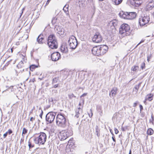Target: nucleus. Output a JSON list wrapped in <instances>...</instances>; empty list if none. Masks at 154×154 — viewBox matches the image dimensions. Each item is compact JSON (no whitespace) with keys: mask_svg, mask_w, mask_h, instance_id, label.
Segmentation results:
<instances>
[{"mask_svg":"<svg viewBox=\"0 0 154 154\" xmlns=\"http://www.w3.org/2000/svg\"><path fill=\"white\" fill-rule=\"evenodd\" d=\"M47 44L49 47L51 49H56L58 47V44L55 35L54 34L50 35L48 38Z\"/></svg>","mask_w":154,"mask_h":154,"instance_id":"1","label":"nucleus"},{"mask_svg":"<svg viewBox=\"0 0 154 154\" xmlns=\"http://www.w3.org/2000/svg\"><path fill=\"white\" fill-rule=\"evenodd\" d=\"M119 15L122 18L132 20L136 17V14L135 12H127L121 11L119 13Z\"/></svg>","mask_w":154,"mask_h":154,"instance_id":"2","label":"nucleus"},{"mask_svg":"<svg viewBox=\"0 0 154 154\" xmlns=\"http://www.w3.org/2000/svg\"><path fill=\"white\" fill-rule=\"evenodd\" d=\"M47 136L44 132H40L39 136L35 137L34 140V143L40 145H44L46 141Z\"/></svg>","mask_w":154,"mask_h":154,"instance_id":"3","label":"nucleus"},{"mask_svg":"<svg viewBox=\"0 0 154 154\" xmlns=\"http://www.w3.org/2000/svg\"><path fill=\"white\" fill-rule=\"evenodd\" d=\"M72 134V131L71 128H68L66 131H62L60 132L58 134V137L61 140H63Z\"/></svg>","mask_w":154,"mask_h":154,"instance_id":"4","label":"nucleus"},{"mask_svg":"<svg viewBox=\"0 0 154 154\" xmlns=\"http://www.w3.org/2000/svg\"><path fill=\"white\" fill-rule=\"evenodd\" d=\"M64 116L63 114L60 113L56 117V124L59 127L64 128L66 125V119Z\"/></svg>","mask_w":154,"mask_h":154,"instance_id":"5","label":"nucleus"},{"mask_svg":"<svg viewBox=\"0 0 154 154\" xmlns=\"http://www.w3.org/2000/svg\"><path fill=\"white\" fill-rule=\"evenodd\" d=\"M130 30L129 26L127 24L124 23L121 26L119 29V32L121 34L128 35L130 34Z\"/></svg>","mask_w":154,"mask_h":154,"instance_id":"6","label":"nucleus"},{"mask_svg":"<svg viewBox=\"0 0 154 154\" xmlns=\"http://www.w3.org/2000/svg\"><path fill=\"white\" fill-rule=\"evenodd\" d=\"M57 112H48L45 116V120L47 124H51L54 121Z\"/></svg>","mask_w":154,"mask_h":154,"instance_id":"7","label":"nucleus"},{"mask_svg":"<svg viewBox=\"0 0 154 154\" xmlns=\"http://www.w3.org/2000/svg\"><path fill=\"white\" fill-rule=\"evenodd\" d=\"M150 18L149 15L145 14L139 18V23L140 26H143L148 23L150 21Z\"/></svg>","mask_w":154,"mask_h":154,"instance_id":"8","label":"nucleus"},{"mask_svg":"<svg viewBox=\"0 0 154 154\" xmlns=\"http://www.w3.org/2000/svg\"><path fill=\"white\" fill-rule=\"evenodd\" d=\"M69 44L70 48L72 49H75L77 45V41L75 36L73 35L71 36L68 41Z\"/></svg>","mask_w":154,"mask_h":154,"instance_id":"9","label":"nucleus"},{"mask_svg":"<svg viewBox=\"0 0 154 154\" xmlns=\"http://www.w3.org/2000/svg\"><path fill=\"white\" fill-rule=\"evenodd\" d=\"M92 52L93 55L96 56H99L102 55L99 46L94 47L92 50Z\"/></svg>","mask_w":154,"mask_h":154,"instance_id":"10","label":"nucleus"},{"mask_svg":"<svg viewBox=\"0 0 154 154\" xmlns=\"http://www.w3.org/2000/svg\"><path fill=\"white\" fill-rule=\"evenodd\" d=\"M102 37L100 34L99 33H97L93 36L92 41L96 43H100L102 41Z\"/></svg>","mask_w":154,"mask_h":154,"instance_id":"11","label":"nucleus"},{"mask_svg":"<svg viewBox=\"0 0 154 154\" xmlns=\"http://www.w3.org/2000/svg\"><path fill=\"white\" fill-rule=\"evenodd\" d=\"M60 57V54L58 52H54L51 55V59L53 61H56L59 60Z\"/></svg>","mask_w":154,"mask_h":154,"instance_id":"12","label":"nucleus"},{"mask_svg":"<svg viewBox=\"0 0 154 154\" xmlns=\"http://www.w3.org/2000/svg\"><path fill=\"white\" fill-rule=\"evenodd\" d=\"M127 3L134 6H138L141 5L142 2L141 0H128Z\"/></svg>","mask_w":154,"mask_h":154,"instance_id":"13","label":"nucleus"},{"mask_svg":"<svg viewBox=\"0 0 154 154\" xmlns=\"http://www.w3.org/2000/svg\"><path fill=\"white\" fill-rule=\"evenodd\" d=\"M154 7V1H151L147 2L145 9L146 11H149L152 9Z\"/></svg>","mask_w":154,"mask_h":154,"instance_id":"14","label":"nucleus"},{"mask_svg":"<svg viewBox=\"0 0 154 154\" xmlns=\"http://www.w3.org/2000/svg\"><path fill=\"white\" fill-rule=\"evenodd\" d=\"M60 82V81L59 77H55L53 79L52 82V85H53V87L54 88L58 87Z\"/></svg>","mask_w":154,"mask_h":154,"instance_id":"15","label":"nucleus"},{"mask_svg":"<svg viewBox=\"0 0 154 154\" xmlns=\"http://www.w3.org/2000/svg\"><path fill=\"white\" fill-rule=\"evenodd\" d=\"M37 42L39 44H43L45 42L44 36L43 34H40L39 35L36 39Z\"/></svg>","mask_w":154,"mask_h":154,"instance_id":"16","label":"nucleus"},{"mask_svg":"<svg viewBox=\"0 0 154 154\" xmlns=\"http://www.w3.org/2000/svg\"><path fill=\"white\" fill-rule=\"evenodd\" d=\"M26 61L25 60V57L23 56L22 60H21L17 65V67L18 68H21L25 66Z\"/></svg>","mask_w":154,"mask_h":154,"instance_id":"17","label":"nucleus"},{"mask_svg":"<svg viewBox=\"0 0 154 154\" xmlns=\"http://www.w3.org/2000/svg\"><path fill=\"white\" fill-rule=\"evenodd\" d=\"M99 46L102 52L101 54L103 55L107 52L108 47L106 45H101Z\"/></svg>","mask_w":154,"mask_h":154,"instance_id":"18","label":"nucleus"},{"mask_svg":"<svg viewBox=\"0 0 154 154\" xmlns=\"http://www.w3.org/2000/svg\"><path fill=\"white\" fill-rule=\"evenodd\" d=\"M118 23V21L116 20H114L110 21L109 24L111 28L113 29L116 28L115 27L117 25Z\"/></svg>","mask_w":154,"mask_h":154,"instance_id":"19","label":"nucleus"},{"mask_svg":"<svg viewBox=\"0 0 154 154\" xmlns=\"http://www.w3.org/2000/svg\"><path fill=\"white\" fill-rule=\"evenodd\" d=\"M60 49L61 51L63 53H66L68 52V48L67 45L65 44L61 45Z\"/></svg>","mask_w":154,"mask_h":154,"instance_id":"20","label":"nucleus"},{"mask_svg":"<svg viewBox=\"0 0 154 154\" xmlns=\"http://www.w3.org/2000/svg\"><path fill=\"white\" fill-rule=\"evenodd\" d=\"M117 88L116 87L112 88L109 93V96L111 97H113L115 96L117 93Z\"/></svg>","mask_w":154,"mask_h":154,"instance_id":"21","label":"nucleus"},{"mask_svg":"<svg viewBox=\"0 0 154 154\" xmlns=\"http://www.w3.org/2000/svg\"><path fill=\"white\" fill-rule=\"evenodd\" d=\"M57 33L61 35H64V29L62 28L61 27L58 26L57 27Z\"/></svg>","mask_w":154,"mask_h":154,"instance_id":"22","label":"nucleus"},{"mask_svg":"<svg viewBox=\"0 0 154 154\" xmlns=\"http://www.w3.org/2000/svg\"><path fill=\"white\" fill-rule=\"evenodd\" d=\"M68 7L69 5L66 4L65 5L63 8V11L65 13L67 16H69V12L68 11Z\"/></svg>","mask_w":154,"mask_h":154,"instance_id":"23","label":"nucleus"},{"mask_svg":"<svg viewBox=\"0 0 154 154\" xmlns=\"http://www.w3.org/2000/svg\"><path fill=\"white\" fill-rule=\"evenodd\" d=\"M52 23L53 25H55V28H57V23L58 22V21L57 20V17H54L53 18L52 20Z\"/></svg>","mask_w":154,"mask_h":154,"instance_id":"24","label":"nucleus"},{"mask_svg":"<svg viewBox=\"0 0 154 154\" xmlns=\"http://www.w3.org/2000/svg\"><path fill=\"white\" fill-rule=\"evenodd\" d=\"M141 83H140L138 85H135L134 88L133 89V91L137 93L138 91V89L140 87Z\"/></svg>","mask_w":154,"mask_h":154,"instance_id":"25","label":"nucleus"},{"mask_svg":"<svg viewBox=\"0 0 154 154\" xmlns=\"http://www.w3.org/2000/svg\"><path fill=\"white\" fill-rule=\"evenodd\" d=\"M75 111L76 112V115L75 116L78 118L79 117L80 114L82 113V109L80 107H79Z\"/></svg>","mask_w":154,"mask_h":154,"instance_id":"26","label":"nucleus"},{"mask_svg":"<svg viewBox=\"0 0 154 154\" xmlns=\"http://www.w3.org/2000/svg\"><path fill=\"white\" fill-rule=\"evenodd\" d=\"M37 67H38V66L37 65L34 64H32L29 66V70L32 71H33Z\"/></svg>","mask_w":154,"mask_h":154,"instance_id":"27","label":"nucleus"},{"mask_svg":"<svg viewBox=\"0 0 154 154\" xmlns=\"http://www.w3.org/2000/svg\"><path fill=\"white\" fill-rule=\"evenodd\" d=\"M153 95L152 94H148L146 96V100H149V101H151L153 99Z\"/></svg>","mask_w":154,"mask_h":154,"instance_id":"28","label":"nucleus"},{"mask_svg":"<svg viewBox=\"0 0 154 154\" xmlns=\"http://www.w3.org/2000/svg\"><path fill=\"white\" fill-rule=\"evenodd\" d=\"M90 5L91 6V11L93 14H94L96 10V7L95 6L94 4H91Z\"/></svg>","mask_w":154,"mask_h":154,"instance_id":"29","label":"nucleus"},{"mask_svg":"<svg viewBox=\"0 0 154 154\" xmlns=\"http://www.w3.org/2000/svg\"><path fill=\"white\" fill-rule=\"evenodd\" d=\"M153 130L151 128H149L148 129L147 131V134L148 135H151L153 133Z\"/></svg>","mask_w":154,"mask_h":154,"instance_id":"30","label":"nucleus"},{"mask_svg":"<svg viewBox=\"0 0 154 154\" xmlns=\"http://www.w3.org/2000/svg\"><path fill=\"white\" fill-rule=\"evenodd\" d=\"M112 2L116 5H119L121 4L123 0H112Z\"/></svg>","mask_w":154,"mask_h":154,"instance_id":"31","label":"nucleus"},{"mask_svg":"<svg viewBox=\"0 0 154 154\" xmlns=\"http://www.w3.org/2000/svg\"><path fill=\"white\" fill-rule=\"evenodd\" d=\"M96 131H95V134L98 137H99L100 136V130L98 128V127L97 126H96Z\"/></svg>","mask_w":154,"mask_h":154,"instance_id":"32","label":"nucleus"},{"mask_svg":"<svg viewBox=\"0 0 154 154\" xmlns=\"http://www.w3.org/2000/svg\"><path fill=\"white\" fill-rule=\"evenodd\" d=\"M139 67L138 66H134L131 67V69L134 71H135L137 70H138Z\"/></svg>","mask_w":154,"mask_h":154,"instance_id":"33","label":"nucleus"},{"mask_svg":"<svg viewBox=\"0 0 154 154\" xmlns=\"http://www.w3.org/2000/svg\"><path fill=\"white\" fill-rule=\"evenodd\" d=\"M49 102L50 104V105L48 106V107H50L51 105H53L54 104L53 99L52 97L48 99Z\"/></svg>","mask_w":154,"mask_h":154,"instance_id":"34","label":"nucleus"},{"mask_svg":"<svg viewBox=\"0 0 154 154\" xmlns=\"http://www.w3.org/2000/svg\"><path fill=\"white\" fill-rule=\"evenodd\" d=\"M97 110L100 113H102V111L101 109V107L100 106H97Z\"/></svg>","mask_w":154,"mask_h":154,"instance_id":"35","label":"nucleus"},{"mask_svg":"<svg viewBox=\"0 0 154 154\" xmlns=\"http://www.w3.org/2000/svg\"><path fill=\"white\" fill-rule=\"evenodd\" d=\"M151 119H150L149 122L151 123L154 125V117L153 116V114H152L151 115Z\"/></svg>","mask_w":154,"mask_h":154,"instance_id":"36","label":"nucleus"},{"mask_svg":"<svg viewBox=\"0 0 154 154\" xmlns=\"http://www.w3.org/2000/svg\"><path fill=\"white\" fill-rule=\"evenodd\" d=\"M28 131V130L26 129L25 128H23V131L22 133V135L24 137L23 134H25L26 133H27Z\"/></svg>","mask_w":154,"mask_h":154,"instance_id":"37","label":"nucleus"},{"mask_svg":"<svg viewBox=\"0 0 154 154\" xmlns=\"http://www.w3.org/2000/svg\"><path fill=\"white\" fill-rule=\"evenodd\" d=\"M28 146H29V150H30V149L32 148V147H34V145H32L31 143L29 141L28 142Z\"/></svg>","mask_w":154,"mask_h":154,"instance_id":"38","label":"nucleus"},{"mask_svg":"<svg viewBox=\"0 0 154 154\" xmlns=\"http://www.w3.org/2000/svg\"><path fill=\"white\" fill-rule=\"evenodd\" d=\"M119 115V113L118 112H116L115 113L113 116V117H112V118L113 119H117V118L118 117V116Z\"/></svg>","mask_w":154,"mask_h":154,"instance_id":"39","label":"nucleus"},{"mask_svg":"<svg viewBox=\"0 0 154 154\" xmlns=\"http://www.w3.org/2000/svg\"><path fill=\"white\" fill-rule=\"evenodd\" d=\"M141 68L142 69H143L145 68V65L144 62H143L141 64Z\"/></svg>","mask_w":154,"mask_h":154,"instance_id":"40","label":"nucleus"},{"mask_svg":"<svg viewBox=\"0 0 154 154\" xmlns=\"http://www.w3.org/2000/svg\"><path fill=\"white\" fill-rule=\"evenodd\" d=\"M69 98L71 99H72L73 97H75V96H74L73 94H72L68 95Z\"/></svg>","mask_w":154,"mask_h":154,"instance_id":"41","label":"nucleus"},{"mask_svg":"<svg viewBox=\"0 0 154 154\" xmlns=\"http://www.w3.org/2000/svg\"><path fill=\"white\" fill-rule=\"evenodd\" d=\"M139 107L140 108V113H141V114H142V112L141 113V112L143 109V106L141 105L140 104L139 105Z\"/></svg>","mask_w":154,"mask_h":154,"instance_id":"42","label":"nucleus"},{"mask_svg":"<svg viewBox=\"0 0 154 154\" xmlns=\"http://www.w3.org/2000/svg\"><path fill=\"white\" fill-rule=\"evenodd\" d=\"M64 74L65 75L64 76V78L66 79L67 77V76L68 75V72H64Z\"/></svg>","mask_w":154,"mask_h":154,"instance_id":"43","label":"nucleus"},{"mask_svg":"<svg viewBox=\"0 0 154 154\" xmlns=\"http://www.w3.org/2000/svg\"><path fill=\"white\" fill-rule=\"evenodd\" d=\"M152 56L151 55H150V56H147V60L148 62L149 63L150 61V59L151 58Z\"/></svg>","mask_w":154,"mask_h":154,"instance_id":"44","label":"nucleus"},{"mask_svg":"<svg viewBox=\"0 0 154 154\" xmlns=\"http://www.w3.org/2000/svg\"><path fill=\"white\" fill-rule=\"evenodd\" d=\"M88 2L90 3L91 4H94V0H88Z\"/></svg>","mask_w":154,"mask_h":154,"instance_id":"45","label":"nucleus"},{"mask_svg":"<svg viewBox=\"0 0 154 154\" xmlns=\"http://www.w3.org/2000/svg\"><path fill=\"white\" fill-rule=\"evenodd\" d=\"M7 132L8 134V133L9 134H11L13 132L11 130L9 129L8 130V131H7Z\"/></svg>","mask_w":154,"mask_h":154,"instance_id":"46","label":"nucleus"},{"mask_svg":"<svg viewBox=\"0 0 154 154\" xmlns=\"http://www.w3.org/2000/svg\"><path fill=\"white\" fill-rule=\"evenodd\" d=\"M138 103V101H136L134 103L133 105V106L134 107H135L136 106Z\"/></svg>","mask_w":154,"mask_h":154,"instance_id":"47","label":"nucleus"},{"mask_svg":"<svg viewBox=\"0 0 154 154\" xmlns=\"http://www.w3.org/2000/svg\"><path fill=\"white\" fill-rule=\"evenodd\" d=\"M114 130L115 131V133L116 134H117L119 133V131L116 128H115Z\"/></svg>","mask_w":154,"mask_h":154,"instance_id":"48","label":"nucleus"},{"mask_svg":"<svg viewBox=\"0 0 154 154\" xmlns=\"http://www.w3.org/2000/svg\"><path fill=\"white\" fill-rule=\"evenodd\" d=\"M43 114V112L42 110H41V112L39 115L40 117L42 119V116Z\"/></svg>","mask_w":154,"mask_h":154,"instance_id":"49","label":"nucleus"},{"mask_svg":"<svg viewBox=\"0 0 154 154\" xmlns=\"http://www.w3.org/2000/svg\"><path fill=\"white\" fill-rule=\"evenodd\" d=\"M112 140L114 142H116V140L115 138V137L114 136V135H112Z\"/></svg>","mask_w":154,"mask_h":154,"instance_id":"50","label":"nucleus"},{"mask_svg":"<svg viewBox=\"0 0 154 154\" xmlns=\"http://www.w3.org/2000/svg\"><path fill=\"white\" fill-rule=\"evenodd\" d=\"M29 67H28L27 68L26 67L25 69H23V70H22V71H21V72H23V71H27V70L29 69V68H28Z\"/></svg>","mask_w":154,"mask_h":154,"instance_id":"51","label":"nucleus"},{"mask_svg":"<svg viewBox=\"0 0 154 154\" xmlns=\"http://www.w3.org/2000/svg\"><path fill=\"white\" fill-rule=\"evenodd\" d=\"M144 41V40H142L136 46V48L137 47L138 45H139L141 43L143 42Z\"/></svg>","mask_w":154,"mask_h":154,"instance_id":"52","label":"nucleus"},{"mask_svg":"<svg viewBox=\"0 0 154 154\" xmlns=\"http://www.w3.org/2000/svg\"><path fill=\"white\" fill-rule=\"evenodd\" d=\"M90 111L91 112V114H89L88 113V115H89V117H91L93 115V113L92 112L91 109H90Z\"/></svg>","mask_w":154,"mask_h":154,"instance_id":"53","label":"nucleus"},{"mask_svg":"<svg viewBox=\"0 0 154 154\" xmlns=\"http://www.w3.org/2000/svg\"><path fill=\"white\" fill-rule=\"evenodd\" d=\"M8 134L7 132H6L5 134H4L3 135V137L4 138H5L7 137Z\"/></svg>","mask_w":154,"mask_h":154,"instance_id":"54","label":"nucleus"},{"mask_svg":"<svg viewBox=\"0 0 154 154\" xmlns=\"http://www.w3.org/2000/svg\"><path fill=\"white\" fill-rule=\"evenodd\" d=\"M50 1V0H48L46 3L45 5H48V4Z\"/></svg>","mask_w":154,"mask_h":154,"instance_id":"55","label":"nucleus"},{"mask_svg":"<svg viewBox=\"0 0 154 154\" xmlns=\"http://www.w3.org/2000/svg\"><path fill=\"white\" fill-rule=\"evenodd\" d=\"M35 118H33V117H31L30 119V121L31 122H32L33 120L35 119Z\"/></svg>","mask_w":154,"mask_h":154,"instance_id":"56","label":"nucleus"},{"mask_svg":"<svg viewBox=\"0 0 154 154\" xmlns=\"http://www.w3.org/2000/svg\"><path fill=\"white\" fill-rule=\"evenodd\" d=\"M87 94V93H84V94H83L82 95V96H81V97H84L85 96H86Z\"/></svg>","mask_w":154,"mask_h":154,"instance_id":"57","label":"nucleus"},{"mask_svg":"<svg viewBox=\"0 0 154 154\" xmlns=\"http://www.w3.org/2000/svg\"><path fill=\"white\" fill-rule=\"evenodd\" d=\"M109 130H110V132L111 133V134H112V135H114V134L113 133V131H112V129H110Z\"/></svg>","mask_w":154,"mask_h":154,"instance_id":"58","label":"nucleus"},{"mask_svg":"<svg viewBox=\"0 0 154 154\" xmlns=\"http://www.w3.org/2000/svg\"><path fill=\"white\" fill-rule=\"evenodd\" d=\"M24 141V139L21 138L20 140V143H23Z\"/></svg>","mask_w":154,"mask_h":154,"instance_id":"59","label":"nucleus"},{"mask_svg":"<svg viewBox=\"0 0 154 154\" xmlns=\"http://www.w3.org/2000/svg\"><path fill=\"white\" fill-rule=\"evenodd\" d=\"M23 9H22L23 11H22V12L20 14V17L19 18H20V17H21V16H22V14H23Z\"/></svg>","mask_w":154,"mask_h":154,"instance_id":"60","label":"nucleus"},{"mask_svg":"<svg viewBox=\"0 0 154 154\" xmlns=\"http://www.w3.org/2000/svg\"><path fill=\"white\" fill-rule=\"evenodd\" d=\"M43 79H44V77H43L41 78H38V79H40L41 80H43Z\"/></svg>","mask_w":154,"mask_h":154,"instance_id":"61","label":"nucleus"},{"mask_svg":"<svg viewBox=\"0 0 154 154\" xmlns=\"http://www.w3.org/2000/svg\"><path fill=\"white\" fill-rule=\"evenodd\" d=\"M11 60H10L9 61L7 62V65H8L10 63V62H11Z\"/></svg>","mask_w":154,"mask_h":154,"instance_id":"62","label":"nucleus"},{"mask_svg":"<svg viewBox=\"0 0 154 154\" xmlns=\"http://www.w3.org/2000/svg\"><path fill=\"white\" fill-rule=\"evenodd\" d=\"M129 154H131V149L129 150Z\"/></svg>","mask_w":154,"mask_h":154,"instance_id":"63","label":"nucleus"},{"mask_svg":"<svg viewBox=\"0 0 154 154\" xmlns=\"http://www.w3.org/2000/svg\"><path fill=\"white\" fill-rule=\"evenodd\" d=\"M11 53H12L13 52V48H11Z\"/></svg>","mask_w":154,"mask_h":154,"instance_id":"64","label":"nucleus"}]
</instances>
